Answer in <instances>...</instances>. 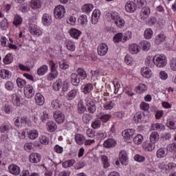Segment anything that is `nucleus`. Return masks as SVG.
<instances>
[{
	"instance_id": "f257e3e1",
	"label": "nucleus",
	"mask_w": 176,
	"mask_h": 176,
	"mask_svg": "<svg viewBox=\"0 0 176 176\" xmlns=\"http://www.w3.org/2000/svg\"><path fill=\"white\" fill-rule=\"evenodd\" d=\"M108 21L114 23L118 28H123L124 27V19L120 17L119 13L116 12H109L106 14Z\"/></svg>"
},
{
	"instance_id": "f03ea898",
	"label": "nucleus",
	"mask_w": 176,
	"mask_h": 176,
	"mask_svg": "<svg viewBox=\"0 0 176 176\" xmlns=\"http://www.w3.org/2000/svg\"><path fill=\"white\" fill-rule=\"evenodd\" d=\"M153 63L158 68H163V67L167 65V59L166 56L163 54L157 55L153 57Z\"/></svg>"
},
{
	"instance_id": "7ed1b4c3",
	"label": "nucleus",
	"mask_w": 176,
	"mask_h": 176,
	"mask_svg": "<svg viewBox=\"0 0 176 176\" xmlns=\"http://www.w3.org/2000/svg\"><path fill=\"white\" fill-rule=\"evenodd\" d=\"M29 31L31 35H34V36H41L42 35L41 28L38 27L34 23H32L31 20L29 21Z\"/></svg>"
},
{
	"instance_id": "20e7f679",
	"label": "nucleus",
	"mask_w": 176,
	"mask_h": 176,
	"mask_svg": "<svg viewBox=\"0 0 176 176\" xmlns=\"http://www.w3.org/2000/svg\"><path fill=\"white\" fill-rule=\"evenodd\" d=\"M54 17L60 20L65 16V7L64 6L58 5L55 7L54 10Z\"/></svg>"
},
{
	"instance_id": "39448f33",
	"label": "nucleus",
	"mask_w": 176,
	"mask_h": 176,
	"mask_svg": "<svg viewBox=\"0 0 176 176\" xmlns=\"http://www.w3.org/2000/svg\"><path fill=\"white\" fill-rule=\"evenodd\" d=\"M85 105H87L89 113H94L97 108L96 107V103L93 101L92 98L89 97L85 98Z\"/></svg>"
},
{
	"instance_id": "423d86ee",
	"label": "nucleus",
	"mask_w": 176,
	"mask_h": 176,
	"mask_svg": "<svg viewBox=\"0 0 176 176\" xmlns=\"http://www.w3.org/2000/svg\"><path fill=\"white\" fill-rule=\"evenodd\" d=\"M24 94L26 98H32L35 94V90H34V87L32 85L28 84L24 88Z\"/></svg>"
},
{
	"instance_id": "0eeeda50",
	"label": "nucleus",
	"mask_w": 176,
	"mask_h": 176,
	"mask_svg": "<svg viewBox=\"0 0 176 176\" xmlns=\"http://www.w3.org/2000/svg\"><path fill=\"white\" fill-rule=\"evenodd\" d=\"M97 50L98 56H105V54L108 53V45H107L105 43H102L98 46Z\"/></svg>"
},
{
	"instance_id": "6e6552de",
	"label": "nucleus",
	"mask_w": 176,
	"mask_h": 176,
	"mask_svg": "<svg viewBox=\"0 0 176 176\" xmlns=\"http://www.w3.org/2000/svg\"><path fill=\"white\" fill-rule=\"evenodd\" d=\"M54 118L58 124L64 123V120H65V116L61 111H56L54 112Z\"/></svg>"
},
{
	"instance_id": "1a4fd4ad",
	"label": "nucleus",
	"mask_w": 176,
	"mask_h": 176,
	"mask_svg": "<svg viewBox=\"0 0 176 176\" xmlns=\"http://www.w3.org/2000/svg\"><path fill=\"white\" fill-rule=\"evenodd\" d=\"M125 10L127 13H134L137 10V6L133 1H127L125 4Z\"/></svg>"
},
{
	"instance_id": "9d476101",
	"label": "nucleus",
	"mask_w": 176,
	"mask_h": 176,
	"mask_svg": "<svg viewBox=\"0 0 176 176\" xmlns=\"http://www.w3.org/2000/svg\"><path fill=\"white\" fill-rule=\"evenodd\" d=\"M119 159L121 164L127 166L129 162V157L127 156V152L124 150L121 151L119 154Z\"/></svg>"
},
{
	"instance_id": "9b49d317",
	"label": "nucleus",
	"mask_w": 176,
	"mask_h": 176,
	"mask_svg": "<svg viewBox=\"0 0 176 176\" xmlns=\"http://www.w3.org/2000/svg\"><path fill=\"white\" fill-rule=\"evenodd\" d=\"M149 14H151V8L149 7H144L140 11V20H146L149 17Z\"/></svg>"
},
{
	"instance_id": "f8f14e48",
	"label": "nucleus",
	"mask_w": 176,
	"mask_h": 176,
	"mask_svg": "<svg viewBox=\"0 0 176 176\" xmlns=\"http://www.w3.org/2000/svg\"><path fill=\"white\" fill-rule=\"evenodd\" d=\"M42 160V155L38 153H31L29 156V161L30 163H39Z\"/></svg>"
},
{
	"instance_id": "ddd939ff",
	"label": "nucleus",
	"mask_w": 176,
	"mask_h": 176,
	"mask_svg": "<svg viewBox=\"0 0 176 176\" xmlns=\"http://www.w3.org/2000/svg\"><path fill=\"white\" fill-rule=\"evenodd\" d=\"M53 22V19H52V15L49 14H44L42 16V23L43 25L45 27H49Z\"/></svg>"
},
{
	"instance_id": "4468645a",
	"label": "nucleus",
	"mask_w": 176,
	"mask_h": 176,
	"mask_svg": "<svg viewBox=\"0 0 176 176\" xmlns=\"http://www.w3.org/2000/svg\"><path fill=\"white\" fill-rule=\"evenodd\" d=\"M101 16V11L100 10H95L93 11L92 16H91V22L92 24H97L98 23V20H100V16Z\"/></svg>"
},
{
	"instance_id": "2eb2a0df",
	"label": "nucleus",
	"mask_w": 176,
	"mask_h": 176,
	"mask_svg": "<svg viewBox=\"0 0 176 176\" xmlns=\"http://www.w3.org/2000/svg\"><path fill=\"white\" fill-rule=\"evenodd\" d=\"M9 172L13 175H19L21 173L20 167L16 164H10L8 166Z\"/></svg>"
},
{
	"instance_id": "dca6fc26",
	"label": "nucleus",
	"mask_w": 176,
	"mask_h": 176,
	"mask_svg": "<svg viewBox=\"0 0 176 176\" xmlns=\"http://www.w3.org/2000/svg\"><path fill=\"white\" fill-rule=\"evenodd\" d=\"M141 74L144 78L149 79L152 77V70L149 67H144L141 69Z\"/></svg>"
},
{
	"instance_id": "f3484780",
	"label": "nucleus",
	"mask_w": 176,
	"mask_h": 176,
	"mask_svg": "<svg viewBox=\"0 0 176 176\" xmlns=\"http://www.w3.org/2000/svg\"><path fill=\"white\" fill-rule=\"evenodd\" d=\"M103 146L104 148H115V146H116V140L113 138H109L104 141Z\"/></svg>"
},
{
	"instance_id": "a211bd4d",
	"label": "nucleus",
	"mask_w": 176,
	"mask_h": 176,
	"mask_svg": "<svg viewBox=\"0 0 176 176\" xmlns=\"http://www.w3.org/2000/svg\"><path fill=\"white\" fill-rule=\"evenodd\" d=\"M34 100L37 105L42 106L45 104V98L41 93L36 94Z\"/></svg>"
},
{
	"instance_id": "6ab92c4d",
	"label": "nucleus",
	"mask_w": 176,
	"mask_h": 176,
	"mask_svg": "<svg viewBox=\"0 0 176 176\" xmlns=\"http://www.w3.org/2000/svg\"><path fill=\"white\" fill-rule=\"evenodd\" d=\"M93 89H94L93 84L87 83L82 86V93H84V94H91Z\"/></svg>"
},
{
	"instance_id": "aec40b11",
	"label": "nucleus",
	"mask_w": 176,
	"mask_h": 176,
	"mask_svg": "<svg viewBox=\"0 0 176 176\" xmlns=\"http://www.w3.org/2000/svg\"><path fill=\"white\" fill-rule=\"evenodd\" d=\"M30 6L32 9L36 10L42 8V1L41 0H31Z\"/></svg>"
},
{
	"instance_id": "412c9836",
	"label": "nucleus",
	"mask_w": 176,
	"mask_h": 176,
	"mask_svg": "<svg viewBox=\"0 0 176 176\" xmlns=\"http://www.w3.org/2000/svg\"><path fill=\"white\" fill-rule=\"evenodd\" d=\"M143 148L148 152H152L155 149V144L151 141H146L143 143Z\"/></svg>"
},
{
	"instance_id": "4be33fe9",
	"label": "nucleus",
	"mask_w": 176,
	"mask_h": 176,
	"mask_svg": "<svg viewBox=\"0 0 176 176\" xmlns=\"http://www.w3.org/2000/svg\"><path fill=\"white\" fill-rule=\"evenodd\" d=\"M47 129L50 133H53L57 130V124L54 121L50 120L47 122Z\"/></svg>"
},
{
	"instance_id": "5701e85b",
	"label": "nucleus",
	"mask_w": 176,
	"mask_h": 176,
	"mask_svg": "<svg viewBox=\"0 0 176 176\" xmlns=\"http://www.w3.org/2000/svg\"><path fill=\"white\" fill-rule=\"evenodd\" d=\"M134 135V130L133 129H126L122 132V136L124 137V140L129 141L131 137Z\"/></svg>"
},
{
	"instance_id": "b1692460",
	"label": "nucleus",
	"mask_w": 176,
	"mask_h": 176,
	"mask_svg": "<svg viewBox=\"0 0 176 176\" xmlns=\"http://www.w3.org/2000/svg\"><path fill=\"white\" fill-rule=\"evenodd\" d=\"M71 82L73 86H79V83H80V78L78 76L76 73H73L71 75Z\"/></svg>"
},
{
	"instance_id": "393cba45",
	"label": "nucleus",
	"mask_w": 176,
	"mask_h": 176,
	"mask_svg": "<svg viewBox=\"0 0 176 176\" xmlns=\"http://www.w3.org/2000/svg\"><path fill=\"white\" fill-rule=\"evenodd\" d=\"M69 34L72 36V38H74V39H78V38L80 36L82 32H80L78 29L72 28L69 30Z\"/></svg>"
},
{
	"instance_id": "a878e982",
	"label": "nucleus",
	"mask_w": 176,
	"mask_h": 176,
	"mask_svg": "<svg viewBox=\"0 0 176 176\" xmlns=\"http://www.w3.org/2000/svg\"><path fill=\"white\" fill-rule=\"evenodd\" d=\"M113 42L119 43V42H126V36H123L122 33L116 34L113 38Z\"/></svg>"
},
{
	"instance_id": "bb28decb",
	"label": "nucleus",
	"mask_w": 176,
	"mask_h": 176,
	"mask_svg": "<svg viewBox=\"0 0 176 176\" xmlns=\"http://www.w3.org/2000/svg\"><path fill=\"white\" fill-rule=\"evenodd\" d=\"M164 41H166V35L164 33H160L155 36V45H162Z\"/></svg>"
},
{
	"instance_id": "cd10ccee",
	"label": "nucleus",
	"mask_w": 176,
	"mask_h": 176,
	"mask_svg": "<svg viewBox=\"0 0 176 176\" xmlns=\"http://www.w3.org/2000/svg\"><path fill=\"white\" fill-rule=\"evenodd\" d=\"M129 52L130 53H131V54H137L138 53H140V50L141 49L140 47H139L138 45H137L136 43L134 44H131V45H129Z\"/></svg>"
},
{
	"instance_id": "c85d7f7f",
	"label": "nucleus",
	"mask_w": 176,
	"mask_h": 176,
	"mask_svg": "<svg viewBox=\"0 0 176 176\" xmlns=\"http://www.w3.org/2000/svg\"><path fill=\"white\" fill-rule=\"evenodd\" d=\"M27 134L30 140H36V138H38V135H39V133L35 129L28 131Z\"/></svg>"
},
{
	"instance_id": "c756f323",
	"label": "nucleus",
	"mask_w": 176,
	"mask_h": 176,
	"mask_svg": "<svg viewBox=\"0 0 176 176\" xmlns=\"http://www.w3.org/2000/svg\"><path fill=\"white\" fill-rule=\"evenodd\" d=\"M66 47L70 52H75L76 47L75 46V43L71 40H66L65 41Z\"/></svg>"
},
{
	"instance_id": "7c9ffc66",
	"label": "nucleus",
	"mask_w": 176,
	"mask_h": 176,
	"mask_svg": "<svg viewBox=\"0 0 176 176\" xmlns=\"http://www.w3.org/2000/svg\"><path fill=\"white\" fill-rule=\"evenodd\" d=\"M47 71H49V67L47 65H43L38 69L37 74L39 76H43V75L47 73Z\"/></svg>"
},
{
	"instance_id": "2f4dec72",
	"label": "nucleus",
	"mask_w": 176,
	"mask_h": 176,
	"mask_svg": "<svg viewBox=\"0 0 176 176\" xmlns=\"http://www.w3.org/2000/svg\"><path fill=\"white\" fill-rule=\"evenodd\" d=\"M10 76H12V73L9 70L5 69L0 70V78H2V79H9Z\"/></svg>"
},
{
	"instance_id": "473e14b6",
	"label": "nucleus",
	"mask_w": 176,
	"mask_h": 176,
	"mask_svg": "<svg viewBox=\"0 0 176 176\" xmlns=\"http://www.w3.org/2000/svg\"><path fill=\"white\" fill-rule=\"evenodd\" d=\"M75 141L78 145H83L85 144V136L82 134L77 133L75 135Z\"/></svg>"
},
{
	"instance_id": "72a5a7b5",
	"label": "nucleus",
	"mask_w": 176,
	"mask_h": 176,
	"mask_svg": "<svg viewBox=\"0 0 176 176\" xmlns=\"http://www.w3.org/2000/svg\"><path fill=\"white\" fill-rule=\"evenodd\" d=\"M78 91V89L71 90L67 95V100H69V101H71V100H74V98L76 97Z\"/></svg>"
},
{
	"instance_id": "f704fd0d",
	"label": "nucleus",
	"mask_w": 176,
	"mask_h": 176,
	"mask_svg": "<svg viewBox=\"0 0 176 176\" xmlns=\"http://www.w3.org/2000/svg\"><path fill=\"white\" fill-rule=\"evenodd\" d=\"M98 119L101 120L102 123H107L109 119H111V115L109 114H99L98 116Z\"/></svg>"
},
{
	"instance_id": "c9c22d12",
	"label": "nucleus",
	"mask_w": 176,
	"mask_h": 176,
	"mask_svg": "<svg viewBox=\"0 0 176 176\" xmlns=\"http://www.w3.org/2000/svg\"><path fill=\"white\" fill-rule=\"evenodd\" d=\"M12 130H13V129L9 124H3L0 127L1 133H5L6 134H8V133H10V131H12Z\"/></svg>"
},
{
	"instance_id": "e433bc0d",
	"label": "nucleus",
	"mask_w": 176,
	"mask_h": 176,
	"mask_svg": "<svg viewBox=\"0 0 176 176\" xmlns=\"http://www.w3.org/2000/svg\"><path fill=\"white\" fill-rule=\"evenodd\" d=\"M152 129L157 131H163L166 130V126L163 124L156 123L152 125Z\"/></svg>"
},
{
	"instance_id": "4c0bfd02",
	"label": "nucleus",
	"mask_w": 176,
	"mask_h": 176,
	"mask_svg": "<svg viewBox=\"0 0 176 176\" xmlns=\"http://www.w3.org/2000/svg\"><path fill=\"white\" fill-rule=\"evenodd\" d=\"M150 142L153 144H156L159 141V133L157 132H153L150 135Z\"/></svg>"
},
{
	"instance_id": "58836bf2",
	"label": "nucleus",
	"mask_w": 176,
	"mask_h": 176,
	"mask_svg": "<svg viewBox=\"0 0 176 176\" xmlns=\"http://www.w3.org/2000/svg\"><path fill=\"white\" fill-rule=\"evenodd\" d=\"M148 90V87L145 84H140L136 87V91L137 93H139L140 94H142L143 93H145Z\"/></svg>"
},
{
	"instance_id": "ea45409f",
	"label": "nucleus",
	"mask_w": 176,
	"mask_h": 176,
	"mask_svg": "<svg viewBox=\"0 0 176 176\" xmlns=\"http://www.w3.org/2000/svg\"><path fill=\"white\" fill-rule=\"evenodd\" d=\"M94 6L91 3H87L82 6V10L85 13H90L93 10Z\"/></svg>"
},
{
	"instance_id": "a19ab883",
	"label": "nucleus",
	"mask_w": 176,
	"mask_h": 176,
	"mask_svg": "<svg viewBox=\"0 0 176 176\" xmlns=\"http://www.w3.org/2000/svg\"><path fill=\"white\" fill-rule=\"evenodd\" d=\"M145 167H146V171L148 173V174H155L156 173V169L153 166H152V164L149 162L145 163Z\"/></svg>"
},
{
	"instance_id": "79ce46f5",
	"label": "nucleus",
	"mask_w": 176,
	"mask_h": 176,
	"mask_svg": "<svg viewBox=\"0 0 176 176\" xmlns=\"http://www.w3.org/2000/svg\"><path fill=\"white\" fill-rule=\"evenodd\" d=\"M140 45L144 52H148L151 49V43L147 41H141Z\"/></svg>"
},
{
	"instance_id": "37998d69",
	"label": "nucleus",
	"mask_w": 176,
	"mask_h": 176,
	"mask_svg": "<svg viewBox=\"0 0 176 176\" xmlns=\"http://www.w3.org/2000/svg\"><path fill=\"white\" fill-rule=\"evenodd\" d=\"M61 86H63V80L61 79H58L54 82L52 87L55 91H58V90L61 89Z\"/></svg>"
},
{
	"instance_id": "c03bdc74",
	"label": "nucleus",
	"mask_w": 176,
	"mask_h": 176,
	"mask_svg": "<svg viewBox=\"0 0 176 176\" xmlns=\"http://www.w3.org/2000/svg\"><path fill=\"white\" fill-rule=\"evenodd\" d=\"M144 141V136L141 134H138L133 138V142L135 145H141V143Z\"/></svg>"
},
{
	"instance_id": "a18cd8bd",
	"label": "nucleus",
	"mask_w": 176,
	"mask_h": 176,
	"mask_svg": "<svg viewBox=\"0 0 176 176\" xmlns=\"http://www.w3.org/2000/svg\"><path fill=\"white\" fill-rule=\"evenodd\" d=\"M156 155L159 159H162V157H166L167 156V153L164 148H160L157 151Z\"/></svg>"
},
{
	"instance_id": "49530a36",
	"label": "nucleus",
	"mask_w": 176,
	"mask_h": 176,
	"mask_svg": "<svg viewBox=\"0 0 176 176\" xmlns=\"http://www.w3.org/2000/svg\"><path fill=\"white\" fill-rule=\"evenodd\" d=\"M23 23V18L21 16L16 14L14 16L13 24L14 25H16V27H19Z\"/></svg>"
},
{
	"instance_id": "de8ad7c7",
	"label": "nucleus",
	"mask_w": 176,
	"mask_h": 176,
	"mask_svg": "<svg viewBox=\"0 0 176 176\" xmlns=\"http://www.w3.org/2000/svg\"><path fill=\"white\" fill-rule=\"evenodd\" d=\"M61 102L60 100L55 99L51 103V107L54 109H60L61 108Z\"/></svg>"
},
{
	"instance_id": "09e8293b",
	"label": "nucleus",
	"mask_w": 176,
	"mask_h": 176,
	"mask_svg": "<svg viewBox=\"0 0 176 176\" xmlns=\"http://www.w3.org/2000/svg\"><path fill=\"white\" fill-rule=\"evenodd\" d=\"M77 75L78 77L81 78L82 80H85L87 78V74L83 69L78 68L77 69Z\"/></svg>"
},
{
	"instance_id": "8fccbe9b",
	"label": "nucleus",
	"mask_w": 176,
	"mask_h": 176,
	"mask_svg": "<svg viewBox=\"0 0 176 176\" xmlns=\"http://www.w3.org/2000/svg\"><path fill=\"white\" fill-rule=\"evenodd\" d=\"M86 111V107H85V104H83V100H80L78 102V113H84V112Z\"/></svg>"
},
{
	"instance_id": "3c124183",
	"label": "nucleus",
	"mask_w": 176,
	"mask_h": 176,
	"mask_svg": "<svg viewBox=\"0 0 176 176\" xmlns=\"http://www.w3.org/2000/svg\"><path fill=\"white\" fill-rule=\"evenodd\" d=\"M0 28L3 31H5V30H8V28H9V22L8 21V19H3L0 22Z\"/></svg>"
},
{
	"instance_id": "603ef678",
	"label": "nucleus",
	"mask_w": 176,
	"mask_h": 176,
	"mask_svg": "<svg viewBox=\"0 0 176 176\" xmlns=\"http://www.w3.org/2000/svg\"><path fill=\"white\" fill-rule=\"evenodd\" d=\"M16 84L18 87H19L20 89H23L25 88L27 85V81H25V80H23V78H18L16 79Z\"/></svg>"
},
{
	"instance_id": "864d4df0",
	"label": "nucleus",
	"mask_w": 176,
	"mask_h": 176,
	"mask_svg": "<svg viewBox=\"0 0 176 176\" xmlns=\"http://www.w3.org/2000/svg\"><path fill=\"white\" fill-rule=\"evenodd\" d=\"M155 63H153V58L151 56H147V58L145 60V65L147 67H150L151 68H153V67H155Z\"/></svg>"
},
{
	"instance_id": "5fc2aeb1",
	"label": "nucleus",
	"mask_w": 176,
	"mask_h": 176,
	"mask_svg": "<svg viewBox=\"0 0 176 176\" xmlns=\"http://www.w3.org/2000/svg\"><path fill=\"white\" fill-rule=\"evenodd\" d=\"M75 164V160H68L62 164L64 168H68V167H72Z\"/></svg>"
},
{
	"instance_id": "6e6d98bb",
	"label": "nucleus",
	"mask_w": 176,
	"mask_h": 176,
	"mask_svg": "<svg viewBox=\"0 0 176 176\" xmlns=\"http://www.w3.org/2000/svg\"><path fill=\"white\" fill-rule=\"evenodd\" d=\"M58 65L60 69H68L69 68V63L67 60L59 61Z\"/></svg>"
},
{
	"instance_id": "4d7b16f0",
	"label": "nucleus",
	"mask_w": 176,
	"mask_h": 176,
	"mask_svg": "<svg viewBox=\"0 0 176 176\" xmlns=\"http://www.w3.org/2000/svg\"><path fill=\"white\" fill-rule=\"evenodd\" d=\"M159 168L162 170V171H167V170H170L171 168V164H166L164 162H162L158 166Z\"/></svg>"
},
{
	"instance_id": "13d9d810",
	"label": "nucleus",
	"mask_w": 176,
	"mask_h": 176,
	"mask_svg": "<svg viewBox=\"0 0 176 176\" xmlns=\"http://www.w3.org/2000/svg\"><path fill=\"white\" fill-rule=\"evenodd\" d=\"M13 62V54H8L3 58L4 64H10Z\"/></svg>"
},
{
	"instance_id": "bf43d9fd",
	"label": "nucleus",
	"mask_w": 176,
	"mask_h": 176,
	"mask_svg": "<svg viewBox=\"0 0 176 176\" xmlns=\"http://www.w3.org/2000/svg\"><path fill=\"white\" fill-rule=\"evenodd\" d=\"M57 76H58V72H50L47 77V79L50 81L54 80Z\"/></svg>"
},
{
	"instance_id": "052dcab7",
	"label": "nucleus",
	"mask_w": 176,
	"mask_h": 176,
	"mask_svg": "<svg viewBox=\"0 0 176 176\" xmlns=\"http://www.w3.org/2000/svg\"><path fill=\"white\" fill-rule=\"evenodd\" d=\"M5 89L8 91H12L14 89V84L12 81H7L5 83Z\"/></svg>"
},
{
	"instance_id": "680f3d73",
	"label": "nucleus",
	"mask_w": 176,
	"mask_h": 176,
	"mask_svg": "<svg viewBox=\"0 0 176 176\" xmlns=\"http://www.w3.org/2000/svg\"><path fill=\"white\" fill-rule=\"evenodd\" d=\"M168 127L172 130L176 129V120H169L166 123Z\"/></svg>"
},
{
	"instance_id": "e2e57ef3",
	"label": "nucleus",
	"mask_w": 176,
	"mask_h": 176,
	"mask_svg": "<svg viewBox=\"0 0 176 176\" xmlns=\"http://www.w3.org/2000/svg\"><path fill=\"white\" fill-rule=\"evenodd\" d=\"M144 38L145 39H151V38H152L153 35V31L151 30V29L148 28L146 29L144 31Z\"/></svg>"
},
{
	"instance_id": "0e129e2a",
	"label": "nucleus",
	"mask_w": 176,
	"mask_h": 176,
	"mask_svg": "<svg viewBox=\"0 0 176 176\" xmlns=\"http://www.w3.org/2000/svg\"><path fill=\"white\" fill-rule=\"evenodd\" d=\"M51 72H58L57 71V66L53 60H49L48 62Z\"/></svg>"
},
{
	"instance_id": "69168bd1",
	"label": "nucleus",
	"mask_w": 176,
	"mask_h": 176,
	"mask_svg": "<svg viewBox=\"0 0 176 176\" xmlns=\"http://www.w3.org/2000/svg\"><path fill=\"white\" fill-rule=\"evenodd\" d=\"M39 141L43 145H47V144H49V138L42 135L39 138Z\"/></svg>"
},
{
	"instance_id": "338daca9",
	"label": "nucleus",
	"mask_w": 176,
	"mask_h": 176,
	"mask_svg": "<svg viewBox=\"0 0 176 176\" xmlns=\"http://www.w3.org/2000/svg\"><path fill=\"white\" fill-rule=\"evenodd\" d=\"M167 151L169 152H172L173 153H175L176 152V143H172L167 146Z\"/></svg>"
},
{
	"instance_id": "774afa93",
	"label": "nucleus",
	"mask_w": 176,
	"mask_h": 176,
	"mask_svg": "<svg viewBox=\"0 0 176 176\" xmlns=\"http://www.w3.org/2000/svg\"><path fill=\"white\" fill-rule=\"evenodd\" d=\"M91 127L95 130L101 127V121L100 120H96L91 123Z\"/></svg>"
}]
</instances>
